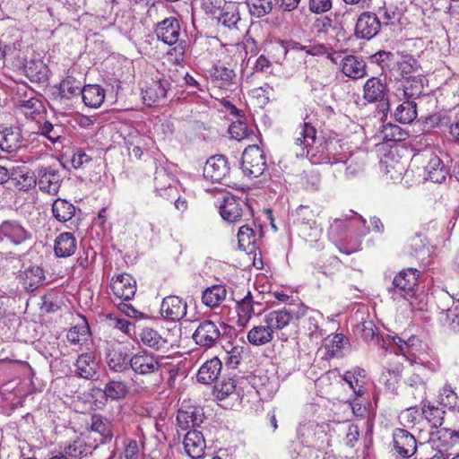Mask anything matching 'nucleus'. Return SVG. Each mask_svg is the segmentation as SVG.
Listing matches in <instances>:
<instances>
[{"label":"nucleus","mask_w":459,"mask_h":459,"mask_svg":"<svg viewBox=\"0 0 459 459\" xmlns=\"http://www.w3.org/2000/svg\"><path fill=\"white\" fill-rule=\"evenodd\" d=\"M164 359L145 350L129 359L130 368L134 373L132 381L137 392H152L160 387L164 378Z\"/></svg>","instance_id":"obj_1"},{"label":"nucleus","mask_w":459,"mask_h":459,"mask_svg":"<svg viewBox=\"0 0 459 459\" xmlns=\"http://www.w3.org/2000/svg\"><path fill=\"white\" fill-rule=\"evenodd\" d=\"M322 164H330L337 166V170L341 172L344 169L347 177H354L364 169V163L361 160L349 156L343 152V147L337 141H329L325 144V152L317 161Z\"/></svg>","instance_id":"obj_2"},{"label":"nucleus","mask_w":459,"mask_h":459,"mask_svg":"<svg viewBox=\"0 0 459 459\" xmlns=\"http://www.w3.org/2000/svg\"><path fill=\"white\" fill-rule=\"evenodd\" d=\"M232 327L223 322L219 325L212 320L202 321L193 333L195 343L205 349L215 347L221 336L229 334Z\"/></svg>","instance_id":"obj_3"},{"label":"nucleus","mask_w":459,"mask_h":459,"mask_svg":"<svg viewBox=\"0 0 459 459\" xmlns=\"http://www.w3.org/2000/svg\"><path fill=\"white\" fill-rule=\"evenodd\" d=\"M420 271L413 268H407L400 271L394 278L389 293L394 299V295H399L406 299L415 295V287L418 284Z\"/></svg>","instance_id":"obj_4"},{"label":"nucleus","mask_w":459,"mask_h":459,"mask_svg":"<svg viewBox=\"0 0 459 459\" xmlns=\"http://www.w3.org/2000/svg\"><path fill=\"white\" fill-rule=\"evenodd\" d=\"M219 209L221 218L230 223L241 222L252 217L250 206L233 195H225Z\"/></svg>","instance_id":"obj_5"},{"label":"nucleus","mask_w":459,"mask_h":459,"mask_svg":"<svg viewBox=\"0 0 459 459\" xmlns=\"http://www.w3.org/2000/svg\"><path fill=\"white\" fill-rule=\"evenodd\" d=\"M266 169L265 155L257 145H248L243 152L241 169L249 178L261 176Z\"/></svg>","instance_id":"obj_6"},{"label":"nucleus","mask_w":459,"mask_h":459,"mask_svg":"<svg viewBox=\"0 0 459 459\" xmlns=\"http://www.w3.org/2000/svg\"><path fill=\"white\" fill-rule=\"evenodd\" d=\"M36 179L41 192L56 195L60 190L63 177L54 166H40L36 170Z\"/></svg>","instance_id":"obj_7"},{"label":"nucleus","mask_w":459,"mask_h":459,"mask_svg":"<svg viewBox=\"0 0 459 459\" xmlns=\"http://www.w3.org/2000/svg\"><path fill=\"white\" fill-rule=\"evenodd\" d=\"M230 164L223 155L210 157L204 167V177L212 182L229 184Z\"/></svg>","instance_id":"obj_8"},{"label":"nucleus","mask_w":459,"mask_h":459,"mask_svg":"<svg viewBox=\"0 0 459 459\" xmlns=\"http://www.w3.org/2000/svg\"><path fill=\"white\" fill-rule=\"evenodd\" d=\"M316 139V130L308 121H304L296 132L292 152L297 158L307 156Z\"/></svg>","instance_id":"obj_9"},{"label":"nucleus","mask_w":459,"mask_h":459,"mask_svg":"<svg viewBox=\"0 0 459 459\" xmlns=\"http://www.w3.org/2000/svg\"><path fill=\"white\" fill-rule=\"evenodd\" d=\"M387 84L378 77L368 79L363 86V99L368 103L380 104L383 110L389 108Z\"/></svg>","instance_id":"obj_10"},{"label":"nucleus","mask_w":459,"mask_h":459,"mask_svg":"<svg viewBox=\"0 0 459 459\" xmlns=\"http://www.w3.org/2000/svg\"><path fill=\"white\" fill-rule=\"evenodd\" d=\"M382 29V23L374 12H362L357 18L354 35L357 39L369 40L376 37Z\"/></svg>","instance_id":"obj_11"},{"label":"nucleus","mask_w":459,"mask_h":459,"mask_svg":"<svg viewBox=\"0 0 459 459\" xmlns=\"http://www.w3.org/2000/svg\"><path fill=\"white\" fill-rule=\"evenodd\" d=\"M30 238L31 234L18 221L7 220L0 223V243L19 246Z\"/></svg>","instance_id":"obj_12"},{"label":"nucleus","mask_w":459,"mask_h":459,"mask_svg":"<svg viewBox=\"0 0 459 459\" xmlns=\"http://www.w3.org/2000/svg\"><path fill=\"white\" fill-rule=\"evenodd\" d=\"M420 340L416 336H411L407 340L398 335H386L383 338L382 349L385 351L394 352V354H402L403 356H414L416 346Z\"/></svg>","instance_id":"obj_13"},{"label":"nucleus","mask_w":459,"mask_h":459,"mask_svg":"<svg viewBox=\"0 0 459 459\" xmlns=\"http://www.w3.org/2000/svg\"><path fill=\"white\" fill-rule=\"evenodd\" d=\"M204 420V409L200 406L193 405L185 401L178 411L177 421L179 428L186 430L189 428L199 427Z\"/></svg>","instance_id":"obj_14"},{"label":"nucleus","mask_w":459,"mask_h":459,"mask_svg":"<svg viewBox=\"0 0 459 459\" xmlns=\"http://www.w3.org/2000/svg\"><path fill=\"white\" fill-rule=\"evenodd\" d=\"M181 27L179 21L172 16L158 22L154 29L157 39L169 46L178 42Z\"/></svg>","instance_id":"obj_15"},{"label":"nucleus","mask_w":459,"mask_h":459,"mask_svg":"<svg viewBox=\"0 0 459 459\" xmlns=\"http://www.w3.org/2000/svg\"><path fill=\"white\" fill-rule=\"evenodd\" d=\"M423 90V76L417 74L403 78L400 87L396 90V95L400 100H414L422 94Z\"/></svg>","instance_id":"obj_16"},{"label":"nucleus","mask_w":459,"mask_h":459,"mask_svg":"<svg viewBox=\"0 0 459 459\" xmlns=\"http://www.w3.org/2000/svg\"><path fill=\"white\" fill-rule=\"evenodd\" d=\"M187 305L181 298L175 295L167 296L160 305V314L171 321H179L186 315Z\"/></svg>","instance_id":"obj_17"},{"label":"nucleus","mask_w":459,"mask_h":459,"mask_svg":"<svg viewBox=\"0 0 459 459\" xmlns=\"http://www.w3.org/2000/svg\"><path fill=\"white\" fill-rule=\"evenodd\" d=\"M418 398L420 399L422 414L431 425L432 428L440 427L444 421L445 411L431 404L425 399L426 388L424 385H419L415 387Z\"/></svg>","instance_id":"obj_18"},{"label":"nucleus","mask_w":459,"mask_h":459,"mask_svg":"<svg viewBox=\"0 0 459 459\" xmlns=\"http://www.w3.org/2000/svg\"><path fill=\"white\" fill-rule=\"evenodd\" d=\"M110 289L116 297L130 300L135 295L136 281L130 274L121 273L112 278Z\"/></svg>","instance_id":"obj_19"},{"label":"nucleus","mask_w":459,"mask_h":459,"mask_svg":"<svg viewBox=\"0 0 459 459\" xmlns=\"http://www.w3.org/2000/svg\"><path fill=\"white\" fill-rule=\"evenodd\" d=\"M393 446L395 451L403 457L409 458L417 450L415 437L406 429H396L393 433Z\"/></svg>","instance_id":"obj_20"},{"label":"nucleus","mask_w":459,"mask_h":459,"mask_svg":"<svg viewBox=\"0 0 459 459\" xmlns=\"http://www.w3.org/2000/svg\"><path fill=\"white\" fill-rule=\"evenodd\" d=\"M10 176L14 186L21 191H29L37 186L36 172L24 165L10 168Z\"/></svg>","instance_id":"obj_21"},{"label":"nucleus","mask_w":459,"mask_h":459,"mask_svg":"<svg viewBox=\"0 0 459 459\" xmlns=\"http://www.w3.org/2000/svg\"><path fill=\"white\" fill-rule=\"evenodd\" d=\"M24 145L22 131L19 127L0 126V149L12 152Z\"/></svg>","instance_id":"obj_22"},{"label":"nucleus","mask_w":459,"mask_h":459,"mask_svg":"<svg viewBox=\"0 0 459 459\" xmlns=\"http://www.w3.org/2000/svg\"><path fill=\"white\" fill-rule=\"evenodd\" d=\"M184 448L186 455L192 459H199L204 454L206 447L204 435L197 429L189 430L184 437Z\"/></svg>","instance_id":"obj_23"},{"label":"nucleus","mask_w":459,"mask_h":459,"mask_svg":"<svg viewBox=\"0 0 459 459\" xmlns=\"http://www.w3.org/2000/svg\"><path fill=\"white\" fill-rule=\"evenodd\" d=\"M82 86L80 81L74 77L67 76L60 82L57 86V92L55 94V100L60 104H66L67 100L82 95Z\"/></svg>","instance_id":"obj_24"},{"label":"nucleus","mask_w":459,"mask_h":459,"mask_svg":"<svg viewBox=\"0 0 459 459\" xmlns=\"http://www.w3.org/2000/svg\"><path fill=\"white\" fill-rule=\"evenodd\" d=\"M218 23L230 30L238 31L242 25L238 6L234 3L226 4L220 13Z\"/></svg>","instance_id":"obj_25"},{"label":"nucleus","mask_w":459,"mask_h":459,"mask_svg":"<svg viewBox=\"0 0 459 459\" xmlns=\"http://www.w3.org/2000/svg\"><path fill=\"white\" fill-rule=\"evenodd\" d=\"M170 88V82L166 79H159L151 83L143 92V99L147 106L159 104L166 98L167 91Z\"/></svg>","instance_id":"obj_26"},{"label":"nucleus","mask_w":459,"mask_h":459,"mask_svg":"<svg viewBox=\"0 0 459 459\" xmlns=\"http://www.w3.org/2000/svg\"><path fill=\"white\" fill-rule=\"evenodd\" d=\"M341 70L344 75L351 79H360L367 75L364 60L352 55H346L341 59Z\"/></svg>","instance_id":"obj_27"},{"label":"nucleus","mask_w":459,"mask_h":459,"mask_svg":"<svg viewBox=\"0 0 459 459\" xmlns=\"http://www.w3.org/2000/svg\"><path fill=\"white\" fill-rule=\"evenodd\" d=\"M74 367L79 377L91 379L97 374L98 362L93 353L85 352L79 355Z\"/></svg>","instance_id":"obj_28"},{"label":"nucleus","mask_w":459,"mask_h":459,"mask_svg":"<svg viewBox=\"0 0 459 459\" xmlns=\"http://www.w3.org/2000/svg\"><path fill=\"white\" fill-rule=\"evenodd\" d=\"M155 189L160 196L169 197L175 195L176 193V180L170 173L164 168L156 169L154 177Z\"/></svg>","instance_id":"obj_29"},{"label":"nucleus","mask_w":459,"mask_h":459,"mask_svg":"<svg viewBox=\"0 0 459 459\" xmlns=\"http://www.w3.org/2000/svg\"><path fill=\"white\" fill-rule=\"evenodd\" d=\"M76 248V238L70 232L59 234L55 240L54 251L57 257L71 256L74 254Z\"/></svg>","instance_id":"obj_30"},{"label":"nucleus","mask_w":459,"mask_h":459,"mask_svg":"<svg viewBox=\"0 0 459 459\" xmlns=\"http://www.w3.org/2000/svg\"><path fill=\"white\" fill-rule=\"evenodd\" d=\"M222 364L221 360L214 357L204 362L197 373V381L209 385L216 380L221 373Z\"/></svg>","instance_id":"obj_31"},{"label":"nucleus","mask_w":459,"mask_h":459,"mask_svg":"<svg viewBox=\"0 0 459 459\" xmlns=\"http://www.w3.org/2000/svg\"><path fill=\"white\" fill-rule=\"evenodd\" d=\"M106 361L108 368L114 372H125L130 368L127 354L122 349L109 348Z\"/></svg>","instance_id":"obj_32"},{"label":"nucleus","mask_w":459,"mask_h":459,"mask_svg":"<svg viewBox=\"0 0 459 459\" xmlns=\"http://www.w3.org/2000/svg\"><path fill=\"white\" fill-rule=\"evenodd\" d=\"M81 96L85 106L98 108L105 100V90L98 84L84 85Z\"/></svg>","instance_id":"obj_33"},{"label":"nucleus","mask_w":459,"mask_h":459,"mask_svg":"<svg viewBox=\"0 0 459 459\" xmlns=\"http://www.w3.org/2000/svg\"><path fill=\"white\" fill-rule=\"evenodd\" d=\"M52 214L59 222H66L75 215L76 207L66 199L57 198L52 204Z\"/></svg>","instance_id":"obj_34"},{"label":"nucleus","mask_w":459,"mask_h":459,"mask_svg":"<svg viewBox=\"0 0 459 459\" xmlns=\"http://www.w3.org/2000/svg\"><path fill=\"white\" fill-rule=\"evenodd\" d=\"M247 341L254 346H262L269 343L273 339V332L267 324L254 326L250 329L247 335Z\"/></svg>","instance_id":"obj_35"},{"label":"nucleus","mask_w":459,"mask_h":459,"mask_svg":"<svg viewBox=\"0 0 459 459\" xmlns=\"http://www.w3.org/2000/svg\"><path fill=\"white\" fill-rule=\"evenodd\" d=\"M290 321L291 315L286 308L273 310L266 314L263 319V323L267 324L273 333L286 327Z\"/></svg>","instance_id":"obj_36"},{"label":"nucleus","mask_w":459,"mask_h":459,"mask_svg":"<svg viewBox=\"0 0 459 459\" xmlns=\"http://www.w3.org/2000/svg\"><path fill=\"white\" fill-rule=\"evenodd\" d=\"M227 289L224 285L216 284L203 291L202 302L208 307H215L226 299Z\"/></svg>","instance_id":"obj_37"},{"label":"nucleus","mask_w":459,"mask_h":459,"mask_svg":"<svg viewBox=\"0 0 459 459\" xmlns=\"http://www.w3.org/2000/svg\"><path fill=\"white\" fill-rule=\"evenodd\" d=\"M20 279L26 289L34 290L45 279L43 269L38 265L29 266L21 273Z\"/></svg>","instance_id":"obj_38"},{"label":"nucleus","mask_w":459,"mask_h":459,"mask_svg":"<svg viewBox=\"0 0 459 459\" xmlns=\"http://www.w3.org/2000/svg\"><path fill=\"white\" fill-rule=\"evenodd\" d=\"M428 178L434 183H442L448 175V170L439 157L433 155L425 167Z\"/></svg>","instance_id":"obj_39"},{"label":"nucleus","mask_w":459,"mask_h":459,"mask_svg":"<svg viewBox=\"0 0 459 459\" xmlns=\"http://www.w3.org/2000/svg\"><path fill=\"white\" fill-rule=\"evenodd\" d=\"M24 73L30 82H42L48 79V69L41 60H30L24 65Z\"/></svg>","instance_id":"obj_40"},{"label":"nucleus","mask_w":459,"mask_h":459,"mask_svg":"<svg viewBox=\"0 0 459 459\" xmlns=\"http://www.w3.org/2000/svg\"><path fill=\"white\" fill-rule=\"evenodd\" d=\"M139 338L145 346L156 351L163 350L168 346V341L152 328L146 327L142 329Z\"/></svg>","instance_id":"obj_41"},{"label":"nucleus","mask_w":459,"mask_h":459,"mask_svg":"<svg viewBox=\"0 0 459 459\" xmlns=\"http://www.w3.org/2000/svg\"><path fill=\"white\" fill-rule=\"evenodd\" d=\"M375 14L377 20L382 23V28L394 25L401 18V13L396 5L394 4H384L378 7Z\"/></svg>","instance_id":"obj_42"},{"label":"nucleus","mask_w":459,"mask_h":459,"mask_svg":"<svg viewBox=\"0 0 459 459\" xmlns=\"http://www.w3.org/2000/svg\"><path fill=\"white\" fill-rule=\"evenodd\" d=\"M417 106L414 100H403L395 109L394 117L402 124H410L417 117Z\"/></svg>","instance_id":"obj_43"},{"label":"nucleus","mask_w":459,"mask_h":459,"mask_svg":"<svg viewBox=\"0 0 459 459\" xmlns=\"http://www.w3.org/2000/svg\"><path fill=\"white\" fill-rule=\"evenodd\" d=\"M103 393L106 399L112 401L120 400L126 396L128 387L126 382L121 380L110 379L105 384Z\"/></svg>","instance_id":"obj_44"},{"label":"nucleus","mask_w":459,"mask_h":459,"mask_svg":"<svg viewBox=\"0 0 459 459\" xmlns=\"http://www.w3.org/2000/svg\"><path fill=\"white\" fill-rule=\"evenodd\" d=\"M234 78V71L222 65H216L211 71L212 82L219 88H226Z\"/></svg>","instance_id":"obj_45"},{"label":"nucleus","mask_w":459,"mask_h":459,"mask_svg":"<svg viewBox=\"0 0 459 459\" xmlns=\"http://www.w3.org/2000/svg\"><path fill=\"white\" fill-rule=\"evenodd\" d=\"M91 334L89 325L86 321H82L81 324L71 327L66 334L67 341L70 344H80L82 345L87 342Z\"/></svg>","instance_id":"obj_46"},{"label":"nucleus","mask_w":459,"mask_h":459,"mask_svg":"<svg viewBox=\"0 0 459 459\" xmlns=\"http://www.w3.org/2000/svg\"><path fill=\"white\" fill-rule=\"evenodd\" d=\"M348 344V340L342 333H335L332 337H328L325 343L326 354L330 357L342 356V349Z\"/></svg>","instance_id":"obj_47"},{"label":"nucleus","mask_w":459,"mask_h":459,"mask_svg":"<svg viewBox=\"0 0 459 459\" xmlns=\"http://www.w3.org/2000/svg\"><path fill=\"white\" fill-rule=\"evenodd\" d=\"M91 429L105 440H110L113 437L111 422L100 415L95 414L91 417Z\"/></svg>","instance_id":"obj_48"},{"label":"nucleus","mask_w":459,"mask_h":459,"mask_svg":"<svg viewBox=\"0 0 459 459\" xmlns=\"http://www.w3.org/2000/svg\"><path fill=\"white\" fill-rule=\"evenodd\" d=\"M274 0H247V5L252 16L261 18L269 14L273 8Z\"/></svg>","instance_id":"obj_49"},{"label":"nucleus","mask_w":459,"mask_h":459,"mask_svg":"<svg viewBox=\"0 0 459 459\" xmlns=\"http://www.w3.org/2000/svg\"><path fill=\"white\" fill-rule=\"evenodd\" d=\"M438 401L448 409L459 411V397L450 385H445L439 391Z\"/></svg>","instance_id":"obj_50"},{"label":"nucleus","mask_w":459,"mask_h":459,"mask_svg":"<svg viewBox=\"0 0 459 459\" xmlns=\"http://www.w3.org/2000/svg\"><path fill=\"white\" fill-rule=\"evenodd\" d=\"M255 241V234L248 225H243L238 232V248L243 251H252L250 248Z\"/></svg>","instance_id":"obj_51"},{"label":"nucleus","mask_w":459,"mask_h":459,"mask_svg":"<svg viewBox=\"0 0 459 459\" xmlns=\"http://www.w3.org/2000/svg\"><path fill=\"white\" fill-rule=\"evenodd\" d=\"M397 68L403 78L420 74V65L411 55L403 56L402 60L397 63Z\"/></svg>","instance_id":"obj_52"},{"label":"nucleus","mask_w":459,"mask_h":459,"mask_svg":"<svg viewBox=\"0 0 459 459\" xmlns=\"http://www.w3.org/2000/svg\"><path fill=\"white\" fill-rule=\"evenodd\" d=\"M117 4V0H100L96 9L97 16L107 22H115L114 8Z\"/></svg>","instance_id":"obj_53"},{"label":"nucleus","mask_w":459,"mask_h":459,"mask_svg":"<svg viewBox=\"0 0 459 459\" xmlns=\"http://www.w3.org/2000/svg\"><path fill=\"white\" fill-rule=\"evenodd\" d=\"M297 221L303 225L312 226L316 223V213L315 211L307 205H299L295 212Z\"/></svg>","instance_id":"obj_54"},{"label":"nucleus","mask_w":459,"mask_h":459,"mask_svg":"<svg viewBox=\"0 0 459 459\" xmlns=\"http://www.w3.org/2000/svg\"><path fill=\"white\" fill-rule=\"evenodd\" d=\"M62 131L61 126L53 125L48 120L39 126L40 134L48 138L52 143H56L60 139Z\"/></svg>","instance_id":"obj_55"},{"label":"nucleus","mask_w":459,"mask_h":459,"mask_svg":"<svg viewBox=\"0 0 459 459\" xmlns=\"http://www.w3.org/2000/svg\"><path fill=\"white\" fill-rule=\"evenodd\" d=\"M236 389V381L233 378L224 379L214 385L213 393L218 400H224Z\"/></svg>","instance_id":"obj_56"},{"label":"nucleus","mask_w":459,"mask_h":459,"mask_svg":"<svg viewBox=\"0 0 459 459\" xmlns=\"http://www.w3.org/2000/svg\"><path fill=\"white\" fill-rule=\"evenodd\" d=\"M229 134L232 139L241 141L249 134V130L245 122L240 118L231 123L229 127Z\"/></svg>","instance_id":"obj_57"},{"label":"nucleus","mask_w":459,"mask_h":459,"mask_svg":"<svg viewBox=\"0 0 459 459\" xmlns=\"http://www.w3.org/2000/svg\"><path fill=\"white\" fill-rule=\"evenodd\" d=\"M383 134L386 140L394 142L403 141L407 135L400 126L393 124L384 126Z\"/></svg>","instance_id":"obj_58"},{"label":"nucleus","mask_w":459,"mask_h":459,"mask_svg":"<svg viewBox=\"0 0 459 459\" xmlns=\"http://www.w3.org/2000/svg\"><path fill=\"white\" fill-rule=\"evenodd\" d=\"M343 379L349 385L350 388L352 389L357 397L364 394V381H362V379L356 378V377H353V375L348 372H345L343 375Z\"/></svg>","instance_id":"obj_59"},{"label":"nucleus","mask_w":459,"mask_h":459,"mask_svg":"<svg viewBox=\"0 0 459 459\" xmlns=\"http://www.w3.org/2000/svg\"><path fill=\"white\" fill-rule=\"evenodd\" d=\"M321 318L322 314L316 310L311 311L309 316L306 318L304 327L307 329L310 336H314L317 333L319 329L318 322Z\"/></svg>","instance_id":"obj_60"},{"label":"nucleus","mask_w":459,"mask_h":459,"mask_svg":"<svg viewBox=\"0 0 459 459\" xmlns=\"http://www.w3.org/2000/svg\"><path fill=\"white\" fill-rule=\"evenodd\" d=\"M332 0H309L308 7L311 13L321 14L332 9Z\"/></svg>","instance_id":"obj_61"},{"label":"nucleus","mask_w":459,"mask_h":459,"mask_svg":"<svg viewBox=\"0 0 459 459\" xmlns=\"http://www.w3.org/2000/svg\"><path fill=\"white\" fill-rule=\"evenodd\" d=\"M140 448L138 442L134 439H130L125 446V451L121 459H138Z\"/></svg>","instance_id":"obj_62"},{"label":"nucleus","mask_w":459,"mask_h":459,"mask_svg":"<svg viewBox=\"0 0 459 459\" xmlns=\"http://www.w3.org/2000/svg\"><path fill=\"white\" fill-rule=\"evenodd\" d=\"M91 161V158L82 150L76 151L71 159L72 166L74 169L82 168L85 164Z\"/></svg>","instance_id":"obj_63"},{"label":"nucleus","mask_w":459,"mask_h":459,"mask_svg":"<svg viewBox=\"0 0 459 459\" xmlns=\"http://www.w3.org/2000/svg\"><path fill=\"white\" fill-rule=\"evenodd\" d=\"M359 437V428L355 424H349L344 437L346 446L353 447Z\"/></svg>","instance_id":"obj_64"}]
</instances>
